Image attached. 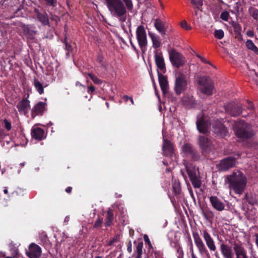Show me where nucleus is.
Returning a JSON list of instances; mask_svg holds the SVG:
<instances>
[{"label":"nucleus","instance_id":"nucleus-1","mask_svg":"<svg viewBox=\"0 0 258 258\" xmlns=\"http://www.w3.org/2000/svg\"><path fill=\"white\" fill-rule=\"evenodd\" d=\"M226 181L229 184V187L236 194L241 195L245 189L247 180L245 175L240 171H234L226 176Z\"/></svg>","mask_w":258,"mask_h":258},{"label":"nucleus","instance_id":"nucleus-2","mask_svg":"<svg viewBox=\"0 0 258 258\" xmlns=\"http://www.w3.org/2000/svg\"><path fill=\"white\" fill-rule=\"evenodd\" d=\"M127 8L132 10L133 5L132 0H123ZM111 14L115 17L119 18L122 22L125 21L126 9L121 0H110L106 4Z\"/></svg>","mask_w":258,"mask_h":258},{"label":"nucleus","instance_id":"nucleus-3","mask_svg":"<svg viewBox=\"0 0 258 258\" xmlns=\"http://www.w3.org/2000/svg\"><path fill=\"white\" fill-rule=\"evenodd\" d=\"M127 8L132 10L133 5L132 0H123ZM111 14L115 17L119 18L122 22L125 21L126 9L121 0H110L106 4Z\"/></svg>","mask_w":258,"mask_h":258},{"label":"nucleus","instance_id":"nucleus-4","mask_svg":"<svg viewBox=\"0 0 258 258\" xmlns=\"http://www.w3.org/2000/svg\"><path fill=\"white\" fill-rule=\"evenodd\" d=\"M235 134L236 136L242 140L251 138L253 135V131L249 124L243 121L236 123Z\"/></svg>","mask_w":258,"mask_h":258},{"label":"nucleus","instance_id":"nucleus-5","mask_svg":"<svg viewBox=\"0 0 258 258\" xmlns=\"http://www.w3.org/2000/svg\"><path fill=\"white\" fill-rule=\"evenodd\" d=\"M198 144L200 147L202 153L205 156L208 155L212 158L214 155V146L212 141L207 137L201 136L198 138Z\"/></svg>","mask_w":258,"mask_h":258},{"label":"nucleus","instance_id":"nucleus-6","mask_svg":"<svg viewBox=\"0 0 258 258\" xmlns=\"http://www.w3.org/2000/svg\"><path fill=\"white\" fill-rule=\"evenodd\" d=\"M199 88L202 92L207 95L213 94L214 86L213 81L209 78L203 76L198 80Z\"/></svg>","mask_w":258,"mask_h":258},{"label":"nucleus","instance_id":"nucleus-7","mask_svg":"<svg viewBox=\"0 0 258 258\" xmlns=\"http://www.w3.org/2000/svg\"><path fill=\"white\" fill-rule=\"evenodd\" d=\"M187 174L190 178L192 185L195 188H199L201 185V181L199 179V172L196 166L192 164H185Z\"/></svg>","mask_w":258,"mask_h":258},{"label":"nucleus","instance_id":"nucleus-8","mask_svg":"<svg viewBox=\"0 0 258 258\" xmlns=\"http://www.w3.org/2000/svg\"><path fill=\"white\" fill-rule=\"evenodd\" d=\"M137 39L139 45L142 50H145L146 48L148 41L146 34V31L144 26H139L136 31Z\"/></svg>","mask_w":258,"mask_h":258},{"label":"nucleus","instance_id":"nucleus-9","mask_svg":"<svg viewBox=\"0 0 258 258\" xmlns=\"http://www.w3.org/2000/svg\"><path fill=\"white\" fill-rule=\"evenodd\" d=\"M169 59L173 66L179 68L185 63V59L180 53L175 49H172L169 54Z\"/></svg>","mask_w":258,"mask_h":258},{"label":"nucleus","instance_id":"nucleus-10","mask_svg":"<svg viewBox=\"0 0 258 258\" xmlns=\"http://www.w3.org/2000/svg\"><path fill=\"white\" fill-rule=\"evenodd\" d=\"M187 87V82L185 76L182 73H179L176 77L174 90L175 93L180 95L184 91Z\"/></svg>","mask_w":258,"mask_h":258},{"label":"nucleus","instance_id":"nucleus-11","mask_svg":"<svg viewBox=\"0 0 258 258\" xmlns=\"http://www.w3.org/2000/svg\"><path fill=\"white\" fill-rule=\"evenodd\" d=\"M227 113L231 116H236L242 112L241 105L239 103H229L225 106Z\"/></svg>","mask_w":258,"mask_h":258},{"label":"nucleus","instance_id":"nucleus-12","mask_svg":"<svg viewBox=\"0 0 258 258\" xmlns=\"http://www.w3.org/2000/svg\"><path fill=\"white\" fill-rule=\"evenodd\" d=\"M192 236L195 244L196 245L200 254L203 255L204 253H207L208 252V250L207 249L204 242L202 241L198 233L197 232H193Z\"/></svg>","mask_w":258,"mask_h":258},{"label":"nucleus","instance_id":"nucleus-13","mask_svg":"<svg viewBox=\"0 0 258 258\" xmlns=\"http://www.w3.org/2000/svg\"><path fill=\"white\" fill-rule=\"evenodd\" d=\"M196 123L197 128L200 133L203 134L207 133L209 123L205 117L203 116H199Z\"/></svg>","mask_w":258,"mask_h":258},{"label":"nucleus","instance_id":"nucleus-14","mask_svg":"<svg viewBox=\"0 0 258 258\" xmlns=\"http://www.w3.org/2000/svg\"><path fill=\"white\" fill-rule=\"evenodd\" d=\"M182 150L186 155L190 156L194 160H198L200 158L197 151L189 144H185L182 146Z\"/></svg>","mask_w":258,"mask_h":258},{"label":"nucleus","instance_id":"nucleus-15","mask_svg":"<svg viewBox=\"0 0 258 258\" xmlns=\"http://www.w3.org/2000/svg\"><path fill=\"white\" fill-rule=\"evenodd\" d=\"M41 249L39 246L31 243L29 247V250L26 252L27 256L30 258H38L40 256Z\"/></svg>","mask_w":258,"mask_h":258},{"label":"nucleus","instance_id":"nucleus-16","mask_svg":"<svg viewBox=\"0 0 258 258\" xmlns=\"http://www.w3.org/2000/svg\"><path fill=\"white\" fill-rule=\"evenodd\" d=\"M156 64L158 69L164 72L165 70V63L162 52L159 50L154 51Z\"/></svg>","mask_w":258,"mask_h":258},{"label":"nucleus","instance_id":"nucleus-17","mask_svg":"<svg viewBox=\"0 0 258 258\" xmlns=\"http://www.w3.org/2000/svg\"><path fill=\"white\" fill-rule=\"evenodd\" d=\"M235 165V159L232 157H228L221 160L218 167L221 171H226Z\"/></svg>","mask_w":258,"mask_h":258},{"label":"nucleus","instance_id":"nucleus-18","mask_svg":"<svg viewBox=\"0 0 258 258\" xmlns=\"http://www.w3.org/2000/svg\"><path fill=\"white\" fill-rule=\"evenodd\" d=\"M17 107L20 114L26 115L30 109V101L24 98L17 104Z\"/></svg>","mask_w":258,"mask_h":258},{"label":"nucleus","instance_id":"nucleus-19","mask_svg":"<svg viewBox=\"0 0 258 258\" xmlns=\"http://www.w3.org/2000/svg\"><path fill=\"white\" fill-rule=\"evenodd\" d=\"M202 236L209 250L211 251H216L217 248L214 239L207 230L203 231Z\"/></svg>","mask_w":258,"mask_h":258},{"label":"nucleus","instance_id":"nucleus-20","mask_svg":"<svg viewBox=\"0 0 258 258\" xmlns=\"http://www.w3.org/2000/svg\"><path fill=\"white\" fill-rule=\"evenodd\" d=\"M233 249L236 255V258H248L246 250L241 244L235 243L233 244Z\"/></svg>","mask_w":258,"mask_h":258},{"label":"nucleus","instance_id":"nucleus-21","mask_svg":"<svg viewBox=\"0 0 258 258\" xmlns=\"http://www.w3.org/2000/svg\"><path fill=\"white\" fill-rule=\"evenodd\" d=\"M212 127L214 133L222 137L225 136L227 134V128L220 121L213 123Z\"/></svg>","mask_w":258,"mask_h":258},{"label":"nucleus","instance_id":"nucleus-22","mask_svg":"<svg viewBox=\"0 0 258 258\" xmlns=\"http://www.w3.org/2000/svg\"><path fill=\"white\" fill-rule=\"evenodd\" d=\"M46 103L43 102H39L36 104L31 110V116L34 118L38 115H42L45 109Z\"/></svg>","mask_w":258,"mask_h":258},{"label":"nucleus","instance_id":"nucleus-23","mask_svg":"<svg viewBox=\"0 0 258 258\" xmlns=\"http://www.w3.org/2000/svg\"><path fill=\"white\" fill-rule=\"evenodd\" d=\"M210 202L213 208L218 211H222L225 208L224 204L216 196L210 197Z\"/></svg>","mask_w":258,"mask_h":258},{"label":"nucleus","instance_id":"nucleus-24","mask_svg":"<svg viewBox=\"0 0 258 258\" xmlns=\"http://www.w3.org/2000/svg\"><path fill=\"white\" fill-rule=\"evenodd\" d=\"M31 134L33 139L38 141H41L45 138L44 131L38 127H32Z\"/></svg>","mask_w":258,"mask_h":258},{"label":"nucleus","instance_id":"nucleus-25","mask_svg":"<svg viewBox=\"0 0 258 258\" xmlns=\"http://www.w3.org/2000/svg\"><path fill=\"white\" fill-rule=\"evenodd\" d=\"M220 251L224 258H233L234 253L232 249L228 245L221 243Z\"/></svg>","mask_w":258,"mask_h":258},{"label":"nucleus","instance_id":"nucleus-26","mask_svg":"<svg viewBox=\"0 0 258 258\" xmlns=\"http://www.w3.org/2000/svg\"><path fill=\"white\" fill-rule=\"evenodd\" d=\"M158 79L162 91L164 94L167 93L168 90V82L165 76L158 72Z\"/></svg>","mask_w":258,"mask_h":258},{"label":"nucleus","instance_id":"nucleus-27","mask_svg":"<svg viewBox=\"0 0 258 258\" xmlns=\"http://www.w3.org/2000/svg\"><path fill=\"white\" fill-rule=\"evenodd\" d=\"M34 12L38 20L43 25H48L49 24L47 14L45 12L41 13L38 9H35Z\"/></svg>","mask_w":258,"mask_h":258},{"label":"nucleus","instance_id":"nucleus-28","mask_svg":"<svg viewBox=\"0 0 258 258\" xmlns=\"http://www.w3.org/2000/svg\"><path fill=\"white\" fill-rule=\"evenodd\" d=\"M163 154L165 156H172L173 147L171 142L168 140H164L162 145Z\"/></svg>","mask_w":258,"mask_h":258},{"label":"nucleus","instance_id":"nucleus-29","mask_svg":"<svg viewBox=\"0 0 258 258\" xmlns=\"http://www.w3.org/2000/svg\"><path fill=\"white\" fill-rule=\"evenodd\" d=\"M154 25L156 29L161 35L166 34V28L164 22L159 19H156L154 22Z\"/></svg>","mask_w":258,"mask_h":258},{"label":"nucleus","instance_id":"nucleus-30","mask_svg":"<svg viewBox=\"0 0 258 258\" xmlns=\"http://www.w3.org/2000/svg\"><path fill=\"white\" fill-rule=\"evenodd\" d=\"M148 34L151 39L153 43V47L155 49L160 47L161 45V40L160 37L152 32L149 31L148 32Z\"/></svg>","mask_w":258,"mask_h":258},{"label":"nucleus","instance_id":"nucleus-31","mask_svg":"<svg viewBox=\"0 0 258 258\" xmlns=\"http://www.w3.org/2000/svg\"><path fill=\"white\" fill-rule=\"evenodd\" d=\"M33 85L39 94H42L44 93V87L42 84L36 78H34L33 80Z\"/></svg>","mask_w":258,"mask_h":258},{"label":"nucleus","instance_id":"nucleus-32","mask_svg":"<svg viewBox=\"0 0 258 258\" xmlns=\"http://www.w3.org/2000/svg\"><path fill=\"white\" fill-rule=\"evenodd\" d=\"M113 220V214L111 209H109L107 211V217H106V225L107 226H110Z\"/></svg>","mask_w":258,"mask_h":258},{"label":"nucleus","instance_id":"nucleus-33","mask_svg":"<svg viewBox=\"0 0 258 258\" xmlns=\"http://www.w3.org/2000/svg\"><path fill=\"white\" fill-rule=\"evenodd\" d=\"M246 46L248 49L258 54V48L251 40H247L246 42Z\"/></svg>","mask_w":258,"mask_h":258},{"label":"nucleus","instance_id":"nucleus-34","mask_svg":"<svg viewBox=\"0 0 258 258\" xmlns=\"http://www.w3.org/2000/svg\"><path fill=\"white\" fill-rule=\"evenodd\" d=\"M64 43L65 44V49L68 51L67 55H68L69 53L72 51L75 44L72 41L69 42L66 39L64 40Z\"/></svg>","mask_w":258,"mask_h":258},{"label":"nucleus","instance_id":"nucleus-35","mask_svg":"<svg viewBox=\"0 0 258 258\" xmlns=\"http://www.w3.org/2000/svg\"><path fill=\"white\" fill-rule=\"evenodd\" d=\"M190 3L194 9L198 10H200L203 5V0H190Z\"/></svg>","mask_w":258,"mask_h":258},{"label":"nucleus","instance_id":"nucleus-36","mask_svg":"<svg viewBox=\"0 0 258 258\" xmlns=\"http://www.w3.org/2000/svg\"><path fill=\"white\" fill-rule=\"evenodd\" d=\"M143 248V244L142 242H140L138 244L136 247V252L137 253V255L136 258H142V250Z\"/></svg>","mask_w":258,"mask_h":258},{"label":"nucleus","instance_id":"nucleus-37","mask_svg":"<svg viewBox=\"0 0 258 258\" xmlns=\"http://www.w3.org/2000/svg\"><path fill=\"white\" fill-rule=\"evenodd\" d=\"M87 75L91 78L95 84L99 85L102 83V81L92 73H89L87 74Z\"/></svg>","mask_w":258,"mask_h":258},{"label":"nucleus","instance_id":"nucleus-38","mask_svg":"<svg viewBox=\"0 0 258 258\" xmlns=\"http://www.w3.org/2000/svg\"><path fill=\"white\" fill-rule=\"evenodd\" d=\"M214 35L217 39H221L224 37V33L222 29H216L214 31Z\"/></svg>","mask_w":258,"mask_h":258},{"label":"nucleus","instance_id":"nucleus-39","mask_svg":"<svg viewBox=\"0 0 258 258\" xmlns=\"http://www.w3.org/2000/svg\"><path fill=\"white\" fill-rule=\"evenodd\" d=\"M232 26L236 33H240L241 30V27L238 23L237 22H232Z\"/></svg>","mask_w":258,"mask_h":258},{"label":"nucleus","instance_id":"nucleus-40","mask_svg":"<svg viewBox=\"0 0 258 258\" xmlns=\"http://www.w3.org/2000/svg\"><path fill=\"white\" fill-rule=\"evenodd\" d=\"M103 221V218H99L95 223L93 228H99L101 227L102 223Z\"/></svg>","mask_w":258,"mask_h":258},{"label":"nucleus","instance_id":"nucleus-41","mask_svg":"<svg viewBox=\"0 0 258 258\" xmlns=\"http://www.w3.org/2000/svg\"><path fill=\"white\" fill-rule=\"evenodd\" d=\"M47 6L55 7L57 5V0H44Z\"/></svg>","mask_w":258,"mask_h":258},{"label":"nucleus","instance_id":"nucleus-42","mask_svg":"<svg viewBox=\"0 0 258 258\" xmlns=\"http://www.w3.org/2000/svg\"><path fill=\"white\" fill-rule=\"evenodd\" d=\"M173 189L176 194H179L180 192V188L179 183H174L173 184Z\"/></svg>","mask_w":258,"mask_h":258},{"label":"nucleus","instance_id":"nucleus-43","mask_svg":"<svg viewBox=\"0 0 258 258\" xmlns=\"http://www.w3.org/2000/svg\"><path fill=\"white\" fill-rule=\"evenodd\" d=\"M229 16V13L227 11L223 12L220 15V18L224 21H227Z\"/></svg>","mask_w":258,"mask_h":258},{"label":"nucleus","instance_id":"nucleus-44","mask_svg":"<svg viewBox=\"0 0 258 258\" xmlns=\"http://www.w3.org/2000/svg\"><path fill=\"white\" fill-rule=\"evenodd\" d=\"M180 26L182 28L187 30L191 29V27L188 25L185 21H183L180 23Z\"/></svg>","mask_w":258,"mask_h":258},{"label":"nucleus","instance_id":"nucleus-45","mask_svg":"<svg viewBox=\"0 0 258 258\" xmlns=\"http://www.w3.org/2000/svg\"><path fill=\"white\" fill-rule=\"evenodd\" d=\"M5 122V127L8 130L10 131L11 129V123L10 121H9L7 119H5L4 120Z\"/></svg>","mask_w":258,"mask_h":258},{"label":"nucleus","instance_id":"nucleus-46","mask_svg":"<svg viewBox=\"0 0 258 258\" xmlns=\"http://www.w3.org/2000/svg\"><path fill=\"white\" fill-rule=\"evenodd\" d=\"M11 251H12V258L13 257H17L18 256V255H19V252H18V250L15 248H14V249H11Z\"/></svg>","mask_w":258,"mask_h":258},{"label":"nucleus","instance_id":"nucleus-47","mask_svg":"<svg viewBox=\"0 0 258 258\" xmlns=\"http://www.w3.org/2000/svg\"><path fill=\"white\" fill-rule=\"evenodd\" d=\"M252 16L254 19H258V10L255 9L253 10Z\"/></svg>","mask_w":258,"mask_h":258},{"label":"nucleus","instance_id":"nucleus-48","mask_svg":"<svg viewBox=\"0 0 258 258\" xmlns=\"http://www.w3.org/2000/svg\"><path fill=\"white\" fill-rule=\"evenodd\" d=\"M97 60L101 66H103V57L102 55L97 56Z\"/></svg>","mask_w":258,"mask_h":258},{"label":"nucleus","instance_id":"nucleus-49","mask_svg":"<svg viewBox=\"0 0 258 258\" xmlns=\"http://www.w3.org/2000/svg\"><path fill=\"white\" fill-rule=\"evenodd\" d=\"M189 249L190 252L191 253V257L195 256L196 255L194 253V248H193V244L191 242H190L189 244Z\"/></svg>","mask_w":258,"mask_h":258},{"label":"nucleus","instance_id":"nucleus-50","mask_svg":"<svg viewBox=\"0 0 258 258\" xmlns=\"http://www.w3.org/2000/svg\"><path fill=\"white\" fill-rule=\"evenodd\" d=\"M95 90V88L94 86H90L89 87H88V93H91L92 92H93Z\"/></svg>","mask_w":258,"mask_h":258},{"label":"nucleus","instance_id":"nucleus-51","mask_svg":"<svg viewBox=\"0 0 258 258\" xmlns=\"http://www.w3.org/2000/svg\"><path fill=\"white\" fill-rule=\"evenodd\" d=\"M144 241L148 243V244L150 245V246H151V242L150 241V239L148 237V236L147 235H145L144 236Z\"/></svg>","mask_w":258,"mask_h":258},{"label":"nucleus","instance_id":"nucleus-52","mask_svg":"<svg viewBox=\"0 0 258 258\" xmlns=\"http://www.w3.org/2000/svg\"><path fill=\"white\" fill-rule=\"evenodd\" d=\"M127 250L129 252H131L132 249V243L131 242H130L128 244Z\"/></svg>","mask_w":258,"mask_h":258},{"label":"nucleus","instance_id":"nucleus-53","mask_svg":"<svg viewBox=\"0 0 258 258\" xmlns=\"http://www.w3.org/2000/svg\"><path fill=\"white\" fill-rule=\"evenodd\" d=\"M116 238H113L111 240H110L109 242H108V245H111V244H112L113 243H114L116 241Z\"/></svg>","mask_w":258,"mask_h":258},{"label":"nucleus","instance_id":"nucleus-54","mask_svg":"<svg viewBox=\"0 0 258 258\" xmlns=\"http://www.w3.org/2000/svg\"><path fill=\"white\" fill-rule=\"evenodd\" d=\"M76 86H79V87H82L83 88H84L85 89V86L82 85L80 82H79V81H77L76 82Z\"/></svg>","mask_w":258,"mask_h":258},{"label":"nucleus","instance_id":"nucleus-55","mask_svg":"<svg viewBox=\"0 0 258 258\" xmlns=\"http://www.w3.org/2000/svg\"><path fill=\"white\" fill-rule=\"evenodd\" d=\"M72 187H71V186H69V187H68L66 189V191L68 193H71V191H72Z\"/></svg>","mask_w":258,"mask_h":258},{"label":"nucleus","instance_id":"nucleus-56","mask_svg":"<svg viewBox=\"0 0 258 258\" xmlns=\"http://www.w3.org/2000/svg\"><path fill=\"white\" fill-rule=\"evenodd\" d=\"M130 98H131V97H129V96H126V95L124 96L123 97V99H124V100L125 102H126V101H127L128 100H130Z\"/></svg>","mask_w":258,"mask_h":258},{"label":"nucleus","instance_id":"nucleus-57","mask_svg":"<svg viewBox=\"0 0 258 258\" xmlns=\"http://www.w3.org/2000/svg\"><path fill=\"white\" fill-rule=\"evenodd\" d=\"M202 213L203 216L205 217V218L207 220H208V217L207 215L206 214V213L204 211H202Z\"/></svg>","mask_w":258,"mask_h":258},{"label":"nucleus","instance_id":"nucleus-58","mask_svg":"<svg viewBox=\"0 0 258 258\" xmlns=\"http://www.w3.org/2000/svg\"><path fill=\"white\" fill-rule=\"evenodd\" d=\"M255 242L258 247V233L255 235Z\"/></svg>","mask_w":258,"mask_h":258},{"label":"nucleus","instance_id":"nucleus-59","mask_svg":"<svg viewBox=\"0 0 258 258\" xmlns=\"http://www.w3.org/2000/svg\"><path fill=\"white\" fill-rule=\"evenodd\" d=\"M201 60L205 62V63H209L210 64V62L207 61L205 58L203 57V58H201Z\"/></svg>","mask_w":258,"mask_h":258},{"label":"nucleus","instance_id":"nucleus-60","mask_svg":"<svg viewBox=\"0 0 258 258\" xmlns=\"http://www.w3.org/2000/svg\"><path fill=\"white\" fill-rule=\"evenodd\" d=\"M253 105L251 104V102H249V107H248V109H251H251H253Z\"/></svg>","mask_w":258,"mask_h":258},{"label":"nucleus","instance_id":"nucleus-61","mask_svg":"<svg viewBox=\"0 0 258 258\" xmlns=\"http://www.w3.org/2000/svg\"><path fill=\"white\" fill-rule=\"evenodd\" d=\"M70 220V217L69 216H67L64 219V222H68Z\"/></svg>","mask_w":258,"mask_h":258},{"label":"nucleus","instance_id":"nucleus-62","mask_svg":"<svg viewBox=\"0 0 258 258\" xmlns=\"http://www.w3.org/2000/svg\"><path fill=\"white\" fill-rule=\"evenodd\" d=\"M130 43H131V46H132V47H133L135 50H136V48L135 46L134 45V44L132 43V40H130Z\"/></svg>","mask_w":258,"mask_h":258},{"label":"nucleus","instance_id":"nucleus-63","mask_svg":"<svg viewBox=\"0 0 258 258\" xmlns=\"http://www.w3.org/2000/svg\"><path fill=\"white\" fill-rule=\"evenodd\" d=\"M25 162H24L20 164V167L22 168L25 166Z\"/></svg>","mask_w":258,"mask_h":258},{"label":"nucleus","instance_id":"nucleus-64","mask_svg":"<svg viewBox=\"0 0 258 258\" xmlns=\"http://www.w3.org/2000/svg\"><path fill=\"white\" fill-rule=\"evenodd\" d=\"M4 192L5 194H7L8 193V190L7 187H5V188L4 190Z\"/></svg>","mask_w":258,"mask_h":258}]
</instances>
